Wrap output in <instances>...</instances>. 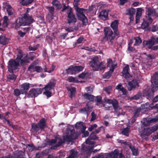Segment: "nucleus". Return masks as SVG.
<instances>
[{"instance_id": "obj_9", "label": "nucleus", "mask_w": 158, "mask_h": 158, "mask_svg": "<svg viewBox=\"0 0 158 158\" xmlns=\"http://www.w3.org/2000/svg\"><path fill=\"white\" fill-rule=\"evenodd\" d=\"M157 122H158V115L153 118H143L142 123L144 126H147L150 125L152 123H156Z\"/></svg>"}, {"instance_id": "obj_5", "label": "nucleus", "mask_w": 158, "mask_h": 158, "mask_svg": "<svg viewBox=\"0 0 158 158\" xmlns=\"http://www.w3.org/2000/svg\"><path fill=\"white\" fill-rule=\"evenodd\" d=\"M105 36L104 40L105 41L110 40L112 43L114 40L115 35L112 30L108 27H105L104 29Z\"/></svg>"}, {"instance_id": "obj_48", "label": "nucleus", "mask_w": 158, "mask_h": 158, "mask_svg": "<svg viewBox=\"0 0 158 158\" xmlns=\"http://www.w3.org/2000/svg\"><path fill=\"white\" fill-rule=\"evenodd\" d=\"M19 52V53L17 55V57L15 60L17 61H18L19 63L20 60L22 59L21 58L23 56V54L20 51Z\"/></svg>"}, {"instance_id": "obj_43", "label": "nucleus", "mask_w": 158, "mask_h": 158, "mask_svg": "<svg viewBox=\"0 0 158 158\" xmlns=\"http://www.w3.org/2000/svg\"><path fill=\"white\" fill-rule=\"evenodd\" d=\"M9 20L7 16H5L3 18V21L2 23L3 26L4 27H7L8 25Z\"/></svg>"}, {"instance_id": "obj_42", "label": "nucleus", "mask_w": 158, "mask_h": 158, "mask_svg": "<svg viewBox=\"0 0 158 158\" xmlns=\"http://www.w3.org/2000/svg\"><path fill=\"white\" fill-rule=\"evenodd\" d=\"M150 106L149 103H146L145 104L142 105L141 108L142 109H145L146 110H150Z\"/></svg>"}, {"instance_id": "obj_7", "label": "nucleus", "mask_w": 158, "mask_h": 158, "mask_svg": "<svg viewBox=\"0 0 158 158\" xmlns=\"http://www.w3.org/2000/svg\"><path fill=\"white\" fill-rule=\"evenodd\" d=\"M152 90H156L158 88V71L153 75L151 79Z\"/></svg>"}, {"instance_id": "obj_37", "label": "nucleus", "mask_w": 158, "mask_h": 158, "mask_svg": "<svg viewBox=\"0 0 158 158\" xmlns=\"http://www.w3.org/2000/svg\"><path fill=\"white\" fill-rule=\"evenodd\" d=\"M134 39L135 40V43L134 44V46H138L142 43V41L139 37H135Z\"/></svg>"}, {"instance_id": "obj_29", "label": "nucleus", "mask_w": 158, "mask_h": 158, "mask_svg": "<svg viewBox=\"0 0 158 158\" xmlns=\"http://www.w3.org/2000/svg\"><path fill=\"white\" fill-rule=\"evenodd\" d=\"M65 71L68 74H75L76 73L75 66L70 67L68 69H66Z\"/></svg>"}, {"instance_id": "obj_38", "label": "nucleus", "mask_w": 158, "mask_h": 158, "mask_svg": "<svg viewBox=\"0 0 158 158\" xmlns=\"http://www.w3.org/2000/svg\"><path fill=\"white\" fill-rule=\"evenodd\" d=\"M75 126L76 128L82 129L83 130L86 129V127L84 126L83 123L82 122L77 123Z\"/></svg>"}, {"instance_id": "obj_21", "label": "nucleus", "mask_w": 158, "mask_h": 158, "mask_svg": "<svg viewBox=\"0 0 158 158\" xmlns=\"http://www.w3.org/2000/svg\"><path fill=\"white\" fill-rule=\"evenodd\" d=\"M108 15V11L103 10L100 13L99 16L101 19L105 20L107 19Z\"/></svg>"}, {"instance_id": "obj_2", "label": "nucleus", "mask_w": 158, "mask_h": 158, "mask_svg": "<svg viewBox=\"0 0 158 158\" xmlns=\"http://www.w3.org/2000/svg\"><path fill=\"white\" fill-rule=\"evenodd\" d=\"M55 81L52 80L42 89H32L29 91L30 96L31 97H37L38 95L41 94L42 90L44 89L45 91L43 94L48 97H50L52 95L51 90L55 87Z\"/></svg>"}, {"instance_id": "obj_23", "label": "nucleus", "mask_w": 158, "mask_h": 158, "mask_svg": "<svg viewBox=\"0 0 158 158\" xmlns=\"http://www.w3.org/2000/svg\"><path fill=\"white\" fill-rule=\"evenodd\" d=\"M129 68V66L127 65L123 69L122 72L123 75L126 78H128L130 76L129 73L128 72Z\"/></svg>"}, {"instance_id": "obj_10", "label": "nucleus", "mask_w": 158, "mask_h": 158, "mask_svg": "<svg viewBox=\"0 0 158 158\" xmlns=\"http://www.w3.org/2000/svg\"><path fill=\"white\" fill-rule=\"evenodd\" d=\"M23 19V22L24 25H28L32 22L33 19L31 16L27 14H25L23 18H20Z\"/></svg>"}, {"instance_id": "obj_59", "label": "nucleus", "mask_w": 158, "mask_h": 158, "mask_svg": "<svg viewBox=\"0 0 158 158\" xmlns=\"http://www.w3.org/2000/svg\"><path fill=\"white\" fill-rule=\"evenodd\" d=\"M142 14L141 9L140 8L138 9L137 10V12L136 14V16L138 17H140Z\"/></svg>"}, {"instance_id": "obj_64", "label": "nucleus", "mask_w": 158, "mask_h": 158, "mask_svg": "<svg viewBox=\"0 0 158 158\" xmlns=\"http://www.w3.org/2000/svg\"><path fill=\"white\" fill-rule=\"evenodd\" d=\"M127 50L129 52H131L134 51L135 50V49L133 47H131V46H128Z\"/></svg>"}, {"instance_id": "obj_27", "label": "nucleus", "mask_w": 158, "mask_h": 158, "mask_svg": "<svg viewBox=\"0 0 158 158\" xmlns=\"http://www.w3.org/2000/svg\"><path fill=\"white\" fill-rule=\"evenodd\" d=\"M5 8L6 9L9 15H13L14 10L10 5L6 3V4Z\"/></svg>"}, {"instance_id": "obj_40", "label": "nucleus", "mask_w": 158, "mask_h": 158, "mask_svg": "<svg viewBox=\"0 0 158 158\" xmlns=\"http://www.w3.org/2000/svg\"><path fill=\"white\" fill-rule=\"evenodd\" d=\"M0 43L3 45L7 44V40L4 36H0Z\"/></svg>"}, {"instance_id": "obj_51", "label": "nucleus", "mask_w": 158, "mask_h": 158, "mask_svg": "<svg viewBox=\"0 0 158 158\" xmlns=\"http://www.w3.org/2000/svg\"><path fill=\"white\" fill-rule=\"evenodd\" d=\"M76 73L82 71L84 67L81 66H75Z\"/></svg>"}, {"instance_id": "obj_32", "label": "nucleus", "mask_w": 158, "mask_h": 158, "mask_svg": "<svg viewBox=\"0 0 158 158\" xmlns=\"http://www.w3.org/2000/svg\"><path fill=\"white\" fill-rule=\"evenodd\" d=\"M52 4L53 5L55 6L57 9L58 10H60L61 7L60 3L58 0H53Z\"/></svg>"}, {"instance_id": "obj_26", "label": "nucleus", "mask_w": 158, "mask_h": 158, "mask_svg": "<svg viewBox=\"0 0 158 158\" xmlns=\"http://www.w3.org/2000/svg\"><path fill=\"white\" fill-rule=\"evenodd\" d=\"M77 152L72 149L70 150V154L66 158H77Z\"/></svg>"}, {"instance_id": "obj_1", "label": "nucleus", "mask_w": 158, "mask_h": 158, "mask_svg": "<svg viewBox=\"0 0 158 158\" xmlns=\"http://www.w3.org/2000/svg\"><path fill=\"white\" fill-rule=\"evenodd\" d=\"M77 137L73 129L70 130L68 128L66 130V135L63 137V140L59 136L56 137L55 139L49 141L50 144L53 146L51 147L52 149H55L57 147L61 146L64 141L71 142L73 140L76 139Z\"/></svg>"}, {"instance_id": "obj_4", "label": "nucleus", "mask_w": 158, "mask_h": 158, "mask_svg": "<svg viewBox=\"0 0 158 158\" xmlns=\"http://www.w3.org/2000/svg\"><path fill=\"white\" fill-rule=\"evenodd\" d=\"M107 103L112 105L115 111L117 113V115H124L125 112L123 111L122 110L118 107V103L117 100L114 99H107L106 101Z\"/></svg>"}, {"instance_id": "obj_61", "label": "nucleus", "mask_w": 158, "mask_h": 158, "mask_svg": "<svg viewBox=\"0 0 158 158\" xmlns=\"http://www.w3.org/2000/svg\"><path fill=\"white\" fill-rule=\"evenodd\" d=\"M15 95L16 96H19L21 94V92L19 89H15L14 91Z\"/></svg>"}, {"instance_id": "obj_15", "label": "nucleus", "mask_w": 158, "mask_h": 158, "mask_svg": "<svg viewBox=\"0 0 158 158\" xmlns=\"http://www.w3.org/2000/svg\"><path fill=\"white\" fill-rule=\"evenodd\" d=\"M138 86L137 81L136 80H133L128 83L127 88L129 90L131 91L133 89L137 88Z\"/></svg>"}, {"instance_id": "obj_44", "label": "nucleus", "mask_w": 158, "mask_h": 158, "mask_svg": "<svg viewBox=\"0 0 158 158\" xmlns=\"http://www.w3.org/2000/svg\"><path fill=\"white\" fill-rule=\"evenodd\" d=\"M68 81L70 82L77 83L78 82V81L76 78L73 77L72 76L68 78Z\"/></svg>"}, {"instance_id": "obj_6", "label": "nucleus", "mask_w": 158, "mask_h": 158, "mask_svg": "<svg viewBox=\"0 0 158 158\" xmlns=\"http://www.w3.org/2000/svg\"><path fill=\"white\" fill-rule=\"evenodd\" d=\"M144 44L147 46L148 48H152V45L158 44V38L156 36H152L150 39L148 41H144L143 42Z\"/></svg>"}, {"instance_id": "obj_31", "label": "nucleus", "mask_w": 158, "mask_h": 158, "mask_svg": "<svg viewBox=\"0 0 158 158\" xmlns=\"http://www.w3.org/2000/svg\"><path fill=\"white\" fill-rule=\"evenodd\" d=\"M118 25V22L117 20L114 21L112 22L111 24V27L113 28V30H114L115 32L116 31V34H117L116 31L117 30Z\"/></svg>"}, {"instance_id": "obj_62", "label": "nucleus", "mask_w": 158, "mask_h": 158, "mask_svg": "<svg viewBox=\"0 0 158 158\" xmlns=\"http://www.w3.org/2000/svg\"><path fill=\"white\" fill-rule=\"evenodd\" d=\"M91 118L90 119V121H93L96 119V115L94 113V112H92L91 114Z\"/></svg>"}, {"instance_id": "obj_45", "label": "nucleus", "mask_w": 158, "mask_h": 158, "mask_svg": "<svg viewBox=\"0 0 158 158\" xmlns=\"http://www.w3.org/2000/svg\"><path fill=\"white\" fill-rule=\"evenodd\" d=\"M94 100L96 102L97 105H98L102 103V102L101 101V97L98 96L95 97Z\"/></svg>"}, {"instance_id": "obj_47", "label": "nucleus", "mask_w": 158, "mask_h": 158, "mask_svg": "<svg viewBox=\"0 0 158 158\" xmlns=\"http://www.w3.org/2000/svg\"><path fill=\"white\" fill-rule=\"evenodd\" d=\"M129 129L130 128L128 127L124 129L122 131V133L124 135L128 136Z\"/></svg>"}, {"instance_id": "obj_11", "label": "nucleus", "mask_w": 158, "mask_h": 158, "mask_svg": "<svg viewBox=\"0 0 158 158\" xmlns=\"http://www.w3.org/2000/svg\"><path fill=\"white\" fill-rule=\"evenodd\" d=\"M99 62V59L98 56H95L92 59L90 62V65L93 70H96Z\"/></svg>"}, {"instance_id": "obj_36", "label": "nucleus", "mask_w": 158, "mask_h": 158, "mask_svg": "<svg viewBox=\"0 0 158 158\" xmlns=\"http://www.w3.org/2000/svg\"><path fill=\"white\" fill-rule=\"evenodd\" d=\"M29 59V58L28 57V55H27L21 60L20 64L22 65L25 63H28Z\"/></svg>"}, {"instance_id": "obj_14", "label": "nucleus", "mask_w": 158, "mask_h": 158, "mask_svg": "<svg viewBox=\"0 0 158 158\" xmlns=\"http://www.w3.org/2000/svg\"><path fill=\"white\" fill-rule=\"evenodd\" d=\"M30 84L28 83H23L20 85V90L22 94H25L30 88Z\"/></svg>"}, {"instance_id": "obj_53", "label": "nucleus", "mask_w": 158, "mask_h": 158, "mask_svg": "<svg viewBox=\"0 0 158 158\" xmlns=\"http://www.w3.org/2000/svg\"><path fill=\"white\" fill-rule=\"evenodd\" d=\"M150 128L152 133L156 131L158 129V124H156L155 125Z\"/></svg>"}, {"instance_id": "obj_17", "label": "nucleus", "mask_w": 158, "mask_h": 158, "mask_svg": "<svg viewBox=\"0 0 158 158\" xmlns=\"http://www.w3.org/2000/svg\"><path fill=\"white\" fill-rule=\"evenodd\" d=\"M28 70L31 72L36 71L38 72H40L42 71V68L40 66H35V64H33L29 66Z\"/></svg>"}, {"instance_id": "obj_34", "label": "nucleus", "mask_w": 158, "mask_h": 158, "mask_svg": "<svg viewBox=\"0 0 158 158\" xmlns=\"http://www.w3.org/2000/svg\"><path fill=\"white\" fill-rule=\"evenodd\" d=\"M84 97L87 99H88L90 101H93L94 100V98H95V97H94L93 95H89L87 94H85L84 95Z\"/></svg>"}, {"instance_id": "obj_63", "label": "nucleus", "mask_w": 158, "mask_h": 158, "mask_svg": "<svg viewBox=\"0 0 158 158\" xmlns=\"http://www.w3.org/2000/svg\"><path fill=\"white\" fill-rule=\"evenodd\" d=\"M104 156L103 153L99 154L97 156H94L92 158H104Z\"/></svg>"}, {"instance_id": "obj_56", "label": "nucleus", "mask_w": 158, "mask_h": 158, "mask_svg": "<svg viewBox=\"0 0 158 158\" xmlns=\"http://www.w3.org/2000/svg\"><path fill=\"white\" fill-rule=\"evenodd\" d=\"M111 89V87L110 86H109L104 88V90L108 94H110Z\"/></svg>"}, {"instance_id": "obj_55", "label": "nucleus", "mask_w": 158, "mask_h": 158, "mask_svg": "<svg viewBox=\"0 0 158 158\" xmlns=\"http://www.w3.org/2000/svg\"><path fill=\"white\" fill-rule=\"evenodd\" d=\"M135 10L134 9H131L128 10L127 14L130 16L133 15L135 14Z\"/></svg>"}, {"instance_id": "obj_3", "label": "nucleus", "mask_w": 158, "mask_h": 158, "mask_svg": "<svg viewBox=\"0 0 158 158\" xmlns=\"http://www.w3.org/2000/svg\"><path fill=\"white\" fill-rule=\"evenodd\" d=\"M74 7L76 11V15L78 19L81 20L84 24L85 25L88 23V19L84 13L86 12V10L80 8L78 6H74Z\"/></svg>"}, {"instance_id": "obj_25", "label": "nucleus", "mask_w": 158, "mask_h": 158, "mask_svg": "<svg viewBox=\"0 0 158 158\" xmlns=\"http://www.w3.org/2000/svg\"><path fill=\"white\" fill-rule=\"evenodd\" d=\"M24 155V152L22 151H20L16 156H15V157L9 156H8L4 157L2 158H23Z\"/></svg>"}, {"instance_id": "obj_39", "label": "nucleus", "mask_w": 158, "mask_h": 158, "mask_svg": "<svg viewBox=\"0 0 158 158\" xmlns=\"http://www.w3.org/2000/svg\"><path fill=\"white\" fill-rule=\"evenodd\" d=\"M144 93L145 94L147 95V98H149L150 99L153 98V92L152 91H151L150 90H149L148 92H146V91H145L144 92Z\"/></svg>"}, {"instance_id": "obj_16", "label": "nucleus", "mask_w": 158, "mask_h": 158, "mask_svg": "<svg viewBox=\"0 0 158 158\" xmlns=\"http://www.w3.org/2000/svg\"><path fill=\"white\" fill-rule=\"evenodd\" d=\"M92 108L89 106L88 104H86L85 107L80 110V112L84 114L87 115L89 114L92 111Z\"/></svg>"}, {"instance_id": "obj_57", "label": "nucleus", "mask_w": 158, "mask_h": 158, "mask_svg": "<svg viewBox=\"0 0 158 158\" xmlns=\"http://www.w3.org/2000/svg\"><path fill=\"white\" fill-rule=\"evenodd\" d=\"M97 127V125L96 124H94L93 125H91L90 127H89L88 128V130L90 131H91L94 128H96Z\"/></svg>"}, {"instance_id": "obj_49", "label": "nucleus", "mask_w": 158, "mask_h": 158, "mask_svg": "<svg viewBox=\"0 0 158 158\" xmlns=\"http://www.w3.org/2000/svg\"><path fill=\"white\" fill-rule=\"evenodd\" d=\"M112 73L111 71H109L108 72H106L103 75V77L104 78L108 79L110 77L111 75V73Z\"/></svg>"}, {"instance_id": "obj_41", "label": "nucleus", "mask_w": 158, "mask_h": 158, "mask_svg": "<svg viewBox=\"0 0 158 158\" xmlns=\"http://www.w3.org/2000/svg\"><path fill=\"white\" fill-rule=\"evenodd\" d=\"M34 0H22L21 3L24 6H27L31 3Z\"/></svg>"}, {"instance_id": "obj_52", "label": "nucleus", "mask_w": 158, "mask_h": 158, "mask_svg": "<svg viewBox=\"0 0 158 158\" xmlns=\"http://www.w3.org/2000/svg\"><path fill=\"white\" fill-rule=\"evenodd\" d=\"M55 68V66L52 65L51 70H48V69H47L46 67L45 66H44V68H43V69L44 70L45 72L51 73L54 70Z\"/></svg>"}, {"instance_id": "obj_60", "label": "nucleus", "mask_w": 158, "mask_h": 158, "mask_svg": "<svg viewBox=\"0 0 158 158\" xmlns=\"http://www.w3.org/2000/svg\"><path fill=\"white\" fill-rule=\"evenodd\" d=\"M8 78L10 80H15L16 79V76L15 75L11 74L9 75Z\"/></svg>"}, {"instance_id": "obj_33", "label": "nucleus", "mask_w": 158, "mask_h": 158, "mask_svg": "<svg viewBox=\"0 0 158 158\" xmlns=\"http://www.w3.org/2000/svg\"><path fill=\"white\" fill-rule=\"evenodd\" d=\"M68 90L70 94V97L72 98L75 93V88L74 87L69 88H68Z\"/></svg>"}, {"instance_id": "obj_35", "label": "nucleus", "mask_w": 158, "mask_h": 158, "mask_svg": "<svg viewBox=\"0 0 158 158\" xmlns=\"http://www.w3.org/2000/svg\"><path fill=\"white\" fill-rule=\"evenodd\" d=\"M38 126L41 130H42L45 127L44 119L43 118L41 119L38 124Z\"/></svg>"}, {"instance_id": "obj_20", "label": "nucleus", "mask_w": 158, "mask_h": 158, "mask_svg": "<svg viewBox=\"0 0 158 158\" xmlns=\"http://www.w3.org/2000/svg\"><path fill=\"white\" fill-rule=\"evenodd\" d=\"M140 133L141 136H144L149 135L152 133V131H151L150 128L148 127L144 128L140 132Z\"/></svg>"}, {"instance_id": "obj_24", "label": "nucleus", "mask_w": 158, "mask_h": 158, "mask_svg": "<svg viewBox=\"0 0 158 158\" xmlns=\"http://www.w3.org/2000/svg\"><path fill=\"white\" fill-rule=\"evenodd\" d=\"M149 23V20L147 17L145 19H143V22L141 25V27L143 29L147 28L148 25L151 23Z\"/></svg>"}, {"instance_id": "obj_18", "label": "nucleus", "mask_w": 158, "mask_h": 158, "mask_svg": "<svg viewBox=\"0 0 158 158\" xmlns=\"http://www.w3.org/2000/svg\"><path fill=\"white\" fill-rule=\"evenodd\" d=\"M147 10L148 17H147L148 19L149 20V23H152V19L151 18V16L156 15L155 11L153 9L149 8H148Z\"/></svg>"}, {"instance_id": "obj_50", "label": "nucleus", "mask_w": 158, "mask_h": 158, "mask_svg": "<svg viewBox=\"0 0 158 158\" xmlns=\"http://www.w3.org/2000/svg\"><path fill=\"white\" fill-rule=\"evenodd\" d=\"M141 94L140 93H138L136 94L131 97V99H132L137 100L139 99L141 96Z\"/></svg>"}, {"instance_id": "obj_8", "label": "nucleus", "mask_w": 158, "mask_h": 158, "mask_svg": "<svg viewBox=\"0 0 158 158\" xmlns=\"http://www.w3.org/2000/svg\"><path fill=\"white\" fill-rule=\"evenodd\" d=\"M19 62L13 59L10 60L8 63V70L10 72H12L13 70L17 68L19 65Z\"/></svg>"}, {"instance_id": "obj_13", "label": "nucleus", "mask_w": 158, "mask_h": 158, "mask_svg": "<svg viewBox=\"0 0 158 158\" xmlns=\"http://www.w3.org/2000/svg\"><path fill=\"white\" fill-rule=\"evenodd\" d=\"M95 133L93 132L90 134L89 137L86 140L85 142L86 144L92 145L94 144V142L91 141V140H96L98 139V137L95 135Z\"/></svg>"}, {"instance_id": "obj_54", "label": "nucleus", "mask_w": 158, "mask_h": 158, "mask_svg": "<svg viewBox=\"0 0 158 158\" xmlns=\"http://www.w3.org/2000/svg\"><path fill=\"white\" fill-rule=\"evenodd\" d=\"M46 8L48 10L50 14H51L52 15H53L54 10V7L52 6L47 7Z\"/></svg>"}, {"instance_id": "obj_28", "label": "nucleus", "mask_w": 158, "mask_h": 158, "mask_svg": "<svg viewBox=\"0 0 158 158\" xmlns=\"http://www.w3.org/2000/svg\"><path fill=\"white\" fill-rule=\"evenodd\" d=\"M127 146L131 149L132 154L135 156H137L139 153L138 149L135 148L134 146H132L130 144H128Z\"/></svg>"}, {"instance_id": "obj_46", "label": "nucleus", "mask_w": 158, "mask_h": 158, "mask_svg": "<svg viewBox=\"0 0 158 158\" xmlns=\"http://www.w3.org/2000/svg\"><path fill=\"white\" fill-rule=\"evenodd\" d=\"M118 154L117 153H111L107 155L106 158H117Z\"/></svg>"}, {"instance_id": "obj_19", "label": "nucleus", "mask_w": 158, "mask_h": 158, "mask_svg": "<svg viewBox=\"0 0 158 158\" xmlns=\"http://www.w3.org/2000/svg\"><path fill=\"white\" fill-rule=\"evenodd\" d=\"M24 26L23 22V19L19 18L18 19L16 22L12 24V26L15 29L19 28L20 26Z\"/></svg>"}, {"instance_id": "obj_22", "label": "nucleus", "mask_w": 158, "mask_h": 158, "mask_svg": "<svg viewBox=\"0 0 158 158\" xmlns=\"http://www.w3.org/2000/svg\"><path fill=\"white\" fill-rule=\"evenodd\" d=\"M116 65L114 64H113V61L112 59H109L107 62V66L108 67L111 66L110 68V71L112 73Z\"/></svg>"}, {"instance_id": "obj_58", "label": "nucleus", "mask_w": 158, "mask_h": 158, "mask_svg": "<svg viewBox=\"0 0 158 158\" xmlns=\"http://www.w3.org/2000/svg\"><path fill=\"white\" fill-rule=\"evenodd\" d=\"M32 129L35 131H37L39 130L40 127L39 126L36 124H33L32 125Z\"/></svg>"}, {"instance_id": "obj_12", "label": "nucleus", "mask_w": 158, "mask_h": 158, "mask_svg": "<svg viewBox=\"0 0 158 158\" xmlns=\"http://www.w3.org/2000/svg\"><path fill=\"white\" fill-rule=\"evenodd\" d=\"M68 22L70 23H75L76 22V19L74 15L73 14L72 10L71 11V9L69 8L68 12Z\"/></svg>"}, {"instance_id": "obj_30", "label": "nucleus", "mask_w": 158, "mask_h": 158, "mask_svg": "<svg viewBox=\"0 0 158 158\" xmlns=\"http://www.w3.org/2000/svg\"><path fill=\"white\" fill-rule=\"evenodd\" d=\"M97 67L96 71H99L105 69L106 68L105 63L103 61H102L101 62H99Z\"/></svg>"}]
</instances>
